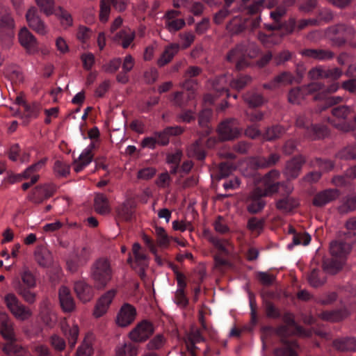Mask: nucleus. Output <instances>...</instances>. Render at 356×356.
<instances>
[{"instance_id": "obj_20", "label": "nucleus", "mask_w": 356, "mask_h": 356, "mask_svg": "<svg viewBox=\"0 0 356 356\" xmlns=\"http://www.w3.org/2000/svg\"><path fill=\"white\" fill-rule=\"evenodd\" d=\"M350 250V242L335 241V274L345 266Z\"/></svg>"}, {"instance_id": "obj_32", "label": "nucleus", "mask_w": 356, "mask_h": 356, "mask_svg": "<svg viewBox=\"0 0 356 356\" xmlns=\"http://www.w3.org/2000/svg\"><path fill=\"white\" fill-rule=\"evenodd\" d=\"M355 33L354 28L345 24L335 25V45H341Z\"/></svg>"}, {"instance_id": "obj_55", "label": "nucleus", "mask_w": 356, "mask_h": 356, "mask_svg": "<svg viewBox=\"0 0 356 356\" xmlns=\"http://www.w3.org/2000/svg\"><path fill=\"white\" fill-rule=\"evenodd\" d=\"M284 132L285 129L283 127L280 125H273L266 129L263 137L266 140H274L281 137Z\"/></svg>"}, {"instance_id": "obj_59", "label": "nucleus", "mask_w": 356, "mask_h": 356, "mask_svg": "<svg viewBox=\"0 0 356 356\" xmlns=\"http://www.w3.org/2000/svg\"><path fill=\"white\" fill-rule=\"evenodd\" d=\"M263 305L268 318L277 319L281 317L280 309L270 300L264 299Z\"/></svg>"}, {"instance_id": "obj_60", "label": "nucleus", "mask_w": 356, "mask_h": 356, "mask_svg": "<svg viewBox=\"0 0 356 356\" xmlns=\"http://www.w3.org/2000/svg\"><path fill=\"white\" fill-rule=\"evenodd\" d=\"M35 2L41 12L47 17L52 15L57 8L54 0H35Z\"/></svg>"}, {"instance_id": "obj_25", "label": "nucleus", "mask_w": 356, "mask_h": 356, "mask_svg": "<svg viewBox=\"0 0 356 356\" xmlns=\"http://www.w3.org/2000/svg\"><path fill=\"white\" fill-rule=\"evenodd\" d=\"M295 81L294 76L289 72H282L274 77L268 83L263 84V88L266 90H275L281 86L292 84Z\"/></svg>"}, {"instance_id": "obj_50", "label": "nucleus", "mask_w": 356, "mask_h": 356, "mask_svg": "<svg viewBox=\"0 0 356 356\" xmlns=\"http://www.w3.org/2000/svg\"><path fill=\"white\" fill-rule=\"evenodd\" d=\"M1 334L6 340H11L15 339L13 325L8 321V315L6 313L2 314L1 322Z\"/></svg>"}, {"instance_id": "obj_6", "label": "nucleus", "mask_w": 356, "mask_h": 356, "mask_svg": "<svg viewBox=\"0 0 356 356\" xmlns=\"http://www.w3.org/2000/svg\"><path fill=\"white\" fill-rule=\"evenodd\" d=\"M322 261L323 273H321L317 268H314L307 276V280L313 287L321 286L325 282L324 273L334 274V240L330 242L329 253L323 257Z\"/></svg>"}, {"instance_id": "obj_30", "label": "nucleus", "mask_w": 356, "mask_h": 356, "mask_svg": "<svg viewBox=\"0 0 356 356\" xmlns=\"http://www.w3.org/2000/svg\"><path fill=\"white\" fill-rule=\"evenodd\" d=\"M232 81V76L229 74H222L216 78L213 83V88L216 92V96L225 95L231 97L229 92V83Z\"/></svg>"}, {"instance_id": "obj_42", "label": "nucleus", "mask_w": 356, "mask_h": 356, "mask_svg": "<svg viewBox=\"0 0 356 356\" xmlns=\"http://www.w3.org/2000/svg\"><path fill=\"white\" fill-rule=\"evenodd\" d=\"M58 19L60 24L65 29L71 27L73 25V18L72 15L61 6H58L53 13Z\"/></svg>"}, {"instance_id": "obj_40", "label": "nucleus", "mask_w": 356, "mask_h": 356, "mask_svg": "<svg viewBox=\"0 0 356 356\" xmlns=\"http://www.w3.org/2000/svg\"><path fill=\"white\" fill-rule=\"evenodd\" d=\"M4 74L13 84H19L24 80V74L21 68L15 65H8L5 70Z\"/></svg>"}, {"instance_id": "obj_3", "label": "nucleus", "mask_w": 356, "mask_h": 356, "mask_svg": "<svg viewBox=\"0 0 356 356\" xmlns=\"http://www.w3.org/2000/svg\"><path fill=\"white\" fill-rule=\"evenodd\" d=\"M13 287L17 293L29 304H33L36 299L35 293L31 289L36 286V279L33 273L28 268H24L19 277L14 280Z\"/></svg>"}, {"instance_id": "obj_35", "label": "nucleus", "mask_w": 356, "mask_h": 356, "mask_svg": "<svg viewBox=\"0 0 356 356\" xmlns=\"http://www.w3.org/2000/svg\"><path fill=\"white\" fill-rule=\"evenodd\" d=\"M179 49L180 45L177 43H171L166 46L163 52L157 60L158 66L162 67L168 64L172 60L174 56L179 52Z\"/></svg>"}, {"instance_id": "obj_29", "label": "nucleus", "mask_w": 356, "mask_h": 356, "mask_svg": "<svg viewBox=\"0 0 356 356\" xmlns=\"http://www.w3.org/2000/svg\"><path fill=\"white\" fill-rule=\"evenodd\" d=\"M306 160L302 155L293 157L286 164L284 173L288 179H296L299 175L302 165Z\"/></svg>"}, {"instance_id": "obj_11", "label": "nucleus", "mask_w": 356, "mask_h": 356, "mask_svg": "<svg viewBox=\"0 0 356 356\" xmlns=\"http://www.w3.org/2000/svg\"><path fill=\"white\" fill-rule=\"evenodd\" d=\"M322 85L318 82H312L301 87L291 88L288 93V100L293 104H300L308 95L320 91Z\"/></svg>"}, {"instance_id": "obj_61", "label": "nucleus", "mask_w": 356, "mask_h": 356, "mask_svg": "<svg viewBox=\"0 0 356 356\" xmlns=\"http://www.w3.org/2000/svg\"><path fill=\"white\" fill-rule=\"evenodd\" d=\"M93 350L91 340L89 337H86L78 347L76 356H91Z\"/></svg>"}, {"instance_id": "obj_62", "label": "nucleus", "mask_w": 356, "mask_h": 356, "mask_svg": "<svg viewBox=\"0 0 356 356\" xmlns=\"http://www.w3.org/2000/svg\"><path fill=\"white\" fill-rule=\"evenodd\" d=\"M6 341L2 347V351L4 354L8 356H13L20 353L22 347L16 343L15 339Z\"/></svg>"}, {"instance_id": "obj_38", "label": "nucleus", "mask_w": 356, "mask_h": 356, "mask_svg": "<svg viewBox=\"0 0 356 356\" xmlns=\"http://www.w3.org/2000/svg\"><path fill=\"white\" fill-rule=\"evenodd\" d=\"M89 147L90 149H86L80 154L79 161H74V169L76 172L82 171L92 161V154L91 149L95 147V143L92 142Z\"/></svg>"}, {"instance_id": "obj_54", "label": "nucleus", "mask_w": 356, "mask_h": 356, "mask_svg": "<svg viewBox=\"0 0 356 356\" xmlns=\"http://www.w3.org/2000/svg\"><path fill=\"white\" fill-rule=\"evenodd\" d=\"M47 162V159L44 158L35 163L34 164L28 167L21 175L19 176L23 179H29L33 175H38L37 173L44 166Z\"/></svg>"}, {"instance_id": "obj_41", "label": "nucleus", "mask_w": 356, "mask_h": 356, "mask_svg": "<svg viewBox=\"0 0 356 356\" xmlns=\"http://www.w3.org/2000/svg\"><path fill=\"white\" fill-rule=\"evenodd\" d=\"M187 92H176L174 94L172 102L179 107L187 105L188 101L195 98L194 90L192 88H186Z\"/></svg>"}, {"instance_id": "obj_8", "label": "nucleus", "mask_w": 356, "mask_h": 356, "mask_svg": "<svg viewBox=\"0 0 356 356\" xmlns=\"http://www.w3.org/2000/svg\"><path fill=\"white\" fill-rule=\"evenodd\" d=\"M239 121L236 118H227L218 127V134L222 140H232L238 138L242 133Z\"/></svg>"}, {"instance_id": "obj_57", "label": "nucleus", "mask_w": 356, "mask_h": 356, "mask_svg": "<svg viewBox=\"0 0 356 356\" xmlns=\"http://www.w3.org/2000/svg\"><path fill=\"white\" fill-rule=\"evenodd\" d=\"M252 81V78L248 75L240 74L236 78L232 77V81H230V88L236 90H241L246 86L250 84Z\"/></svg>"}, {"instance_id": "obj_14", "label": "nucleus", "mask_w": 356, "mask_h": 356, "mask_svg": "<svg viewBox=\"0 0 356 356\" xmlns=\"http://www.w3.org/2000/svg\"><path fill=\"white\" fill-rule=\"evenodd\" d=\"M132 251L134 256V261H133L131 256L127 259V261L136 271L140 279L145 280L146 277L145 269L148 266L147 257L141 251V246L138 243H135L133 245Z\"/></svg>"}, {"instance_id": "obj_47", "label": "nucleus", "mask_w": 356, "mask_h": 356, "mask_svg": "<svg viewBox=\"0 0 356 356\" xmlns=\"http://www.w3.org/2000/svg\"><path fill=\"white\" fill-rule=\"evenodd\" d=\"M94 207L95 211L100 214H106L110 211L108 200L106 195L102 193H97L95 195Z\"/></svg>"}, {"instance_id": "obj_17", "label": "nucleus", "mask_w": 356, "mask_h": 356, "mask_svg": "<svg viewBox=\"0 0 356 356\" xmlns=\"http://www.w3.org/2000/svg\"><path fill=\"white\" fill-rule=\"evenodd\" d=\"M26 19L29 26L38 34L43 35L47 33V26L39 16L35 7H31L28 10Z\"/></svg>"}, {"instance_id": "obj_34", "label": "nucleus", "mask_w": 356, "mask_h": 356, "mask_svg": "<svg viewBox=\"0 0 356 356\" xmlns=\"http://www.w3.org/2000/svg\"><path fill=\"white\" fill-rule=\"evenodd\" d=\"M134 203L130 201H127L120 205L116 209V221L119 222H129L131 221L134 214Z\"/></svg>"}, {"instance_id": "obj_51", "label": "nucleus", "mask_w": 356, "mask_h": 356, "mask_svg": "<svg viewBox=\"0 0 356 356\" xmlns=\"http://www.w3.org/2000/svg\"><path fill=\"white\" fill-rule=\"evenodd\" d=\"M298 206V201L291 197H286L279 200L276 203V207L277 209L282 211L283 212L288 213L291 211L293 209Z\"/></svg>"}, {"instance_id": "obj_46", "label": "nucleus", "mask_w": 356, "mask_h": 356, "mask_svg": "<svg viewBox=\"0 0 356 356\" xmlns=\"http://www.w3.org/2000/svg\"><path fill=\"white\" fill-rule=\"evenodd\" d=\"M35 259L37 263L42 267L47 268L52 263L51 252L46 248H40L35 251Z\"/></svg>"}, {"instance_id": "obj_45", "label": "nucleus", "mask_w": 356, "mask_h": 356, "mask_svg": "<svg viewBox=\"0 0 356 356\" xmlns=\"http://www.w3.org/2000/svg\"><path fill=\"white\" fill-rule=\"evenodd\" d=\"M356 209V193L342 198L337 210L340 213H346Z\"/></svg>"}, {"instance_id": "obj_23", "label": "nucleus", "mask_w": 356, "mask_h": 356, "mask_svg": "<svg viewBox=\"0 0 356 356\" xmlns=\"http://www.w3.org/2000/svg\"><path fill=\"white\" fill-rule=\"evenodd\" d=\"M136 310L130 304H124L120 308L116 318V323L120 327H127L135 319Z\"/></svg>"}, {"instance_id": "obj_31", "label": "nucleus", "mask_w": 356, "mask_h": 356, "mask_svg": "<svg viewBox=\"0 0 356 356\" xmlns=\"http://www.w3.org/2000/svg\"><path fill=\"white\" fill-rule=\"evenodd\" d=\"M40 316L42 322L49 327H52L56 322V315L52 310L48 300H44L40 305Z\"/></svg>"}, {"instance_id": "obj_52", "label": "nucleus", "mask_w": 356, "mask_h": 356, "mask_svg": "<svg viewBox=\"0 0 356 356\" xmlns=\"http://www.w3.org/2000/svg\"><path fill=\"white\" fill-rule=\"evenodd\" d=\"M245 6L248 13L250 15H257L265 7L266 0H242Z\"/></svg>"}, {"instance_id": "obj_15", "label": "nucleus", "mask_w": 356, "mask_h": 356, "mask_svg": "<svg viewBox=\"0 0 356 356\" xmlns=\"http://www.w3.org/2000/svg\"><path fill=\"white\" fill-rule=\"evenodd\" d=\"M296 0H282L283 6H278L274 11L270 12V17L273 23L265 24V29L267 31H271L273 29H280L284 26L282 17L286 13V7L293 6Z\"/></svg>"}, {"instance_id": "obj_13", "label": "nucleus", "mask_w": 356, "mask_h": 356, "mask_svg": "<svg viewBox=\"0 0 356 356\" xmlns=\"http://www.w3.org/2000/svg\"><path fill=\"white\" fill-rule=\"evenodd\" d=\"M90 258V250L88 247L76 248L67 259V268L71 273L77 271L79 267L86 265Z\"/></svg>"}, {"instance_id": "obj_48", "label": "nucleus", "mask_w": 356, "mask_h": 356, "mask_svg": "<svg viewBox=\"0 0 356 356\" xmlns=\"http://www.w3.org/2000/svg\"><path fill=\"white\" fill-rule=\"evenodd\" d=\"M202 72V69L197 66H191L186 70L185 73L186 81L183 83L184 88H192L194 89V86L197 85V83L192 79L197 76Z\"/></svg>"}, {"instance_id": "obj_28", "label": "nucleus", "mask_w": 356, "mask_h": 356, "mask_svg": "<svg viewBox=\"0 0 356 356\" xmlns=\"http://www.w3.org/2000/svg\"><path fill=\"white\" fill-rule=\"evenodd\" d=\"M58 298L60 307L64 312H72L75 309V302L70 290L62 286L58 289Z\"/></svg>"}, {"instance_id": "obj_37", "label": "nucleus", "mask_w": 356, "mask_h": 356, "mask_svg": "<svg viewBox=\"0 0 356 356\" xmlns=\"http://www.w3.org/2000/svg\"><path fill=\"white\" fill-rule=\"evenodd\" d=\"M302 56L318 60L330 59L333 56L332 52L319 49H305L300 51Z\"/></svg>"}, {"instance_id": "obj_2", "label": "nucleus", "mask_w": 356, "mask_h": 356, "mask_svg": "<svg viewBox=\"0 0 356 356\" xmlns=\"http://www.w3.org/2000/svg\"><path fill=\"white\" fill-rule=\"evenodd\" d=\"M280 172L277 170H271L262 179L264 190L257 188L247 200V210L252 214L259 213L266 205L263 197L270 195L279 189L280 183L277 181Z\"/></svg>"}, {"instance_id": "obj_64", "label": "nucleus", "mask_w": 356, "mask_h": 356, "mask_svg": "<svg viewBox=\"0 0 356 356\" xmlns=\"http://www.w3.org/2000/svg\"><path fill=\"white\" fill-rule=\"evenodd\" d=\"M137 349L136 346L131 343H124L118 348L116 356H136Z\"/></svg>"}, {"instance_id": "obj_26", "label": "nucleus", "mask_w": 356, "mask_h": 356, "mask_svg": "<svg viewBox=\"0 0 356 356\" xmlns=\"http://www.w3.org/2000/svg\"><path fill=\"white\" fill-rule=\"evenodd\" d=\"M18 38L21 45L24 47L29 53L31 54L37 51V40L27 28L24 27L20 30Z\"/></svg>"}, {"instance_id": "obj_44", "label": "nucleus", "mask_w": 356, "mask_h": 356, "mask_svg": "<svg viewBox=\"0 0 356 356\" xmlns=\"http://www.w3.org/2000/svg\"><path fill=\"white\" fill-rule=\"evenodd\" d=\"M335 350L355 352L356 339L354 337L335 339Z\"/></svg>"}, {"instance_id": "obj_16", "label": "nucleus", "mask_w": 356, "mask_h": 356, "mask_svg": "<svg viewBox=\"0 0 356 356\" xmlns=\"http://www.w3.org/2000/svg\"><path fill=\"white\" fill-rule=\"evenodd\" d=\"M278 153L273 152L268 157L264 156H252L249 159L248 165L253 170L268 168L274 166L280 160Z\"/></svg>"}, {"instance_id": "obj_58", "label": "nucleus", "mask_w": 356, "mask_h": 356, "mask_svg": "<svg viewBox=\"0 0 356 356\" xmlns=\"http://www.w3.org/2000/svg\"><path fill=\"white\" fill-rule=\"evenodd\" d=\"M283 321L286 324L284 326L289 327V336L291 334H300L302 328L298 325L291 313H285L283 316Z\"/></svg>"}, {"instance_id": "obj_9", "label": "nucleus", "mask_w": 356, "mask_h": 356, "mask_svg": "<svg viewBox=\"0 0 356 356\" xmlns=\"http://www.w3.org/2000/svg\"><path fill=\"white\" fill-rule=\"evenodd\" d=\"M3 300L7 308L16 318L24 321L32 315L31 310L19 301L15 294L7 293Z\"/></svg>"}, {"instance_id": "obj_1", "label": "nucleus", "mask_w": 356, "mask_h": 356, "mask_svg": "<svg viewBox=\"0 0 356 356\" xmlns=\"http://www.w3.org/2000/svg\"><path fill=\"white\" fill-rule=\"evenodd\" d=\"M308 78L311 80H327L329 87L325 90L321 88L314 96V99L318 102L316 112L321 113L330 108L334 115V70L323 66L313 67L308 72Z\"/></svg>"}, {"instance_id": "obj_18", "label": "nucleus", "mask_w": 356, "mask_h": 356, "mask_svg": "<svg viewBox=\"0 0 356 356\" xmlns=\"http://www.w3.org/2000/svg\"><path fill=\"white\" fill-rule=\"evenodd\" d=\"M164 20L165 28L170 33L179 31L186 24L181 13L176 10H168L164 15Z\"/></svg>"}, {"instance_id": "obj_33", "label": "nucleus", "mask_w": 356, "mask_h": 356, "mask_svg": "<svg viewBox=\"0 0 356 356\" xmlns=\"http://www.w3.org/2000/svg\"><path fill=\"white\" fill-rule=\"evenodd\" d=\"M74 289L77 297L82 302H86L90 301L94 296L92 287L84 281L76 282Z\"/></svg>"}, {"instance_id": "obj_4", "label": "nucleus", "mask_w": 356, "mask_h": 356, "mask_svg": "<svg viewBox=\"0 0 356 356\" xmlns=\"http://www.w3.org/2000/svg\"><path fill=\"white\" fill-rule=\"evenodd\" d=\"M183 131V128L179 126L167 127L163 130L154 131L152 136L144 138L141 142V145L143 147L152 149H154L156 146H167L170 143L171 136H179Z\"/></svg>"}, {"instance_id": "obj_56", "label": "nucleus", "mask_w": 356, "mask_h": 356, "mask_svg": "<svg viewBox=\"0 0 356 356\" xmlns=\"http://www.w3.org/2000/svg\"><path fill=\"white\" fill-rule=\"evenodd\" d=\"M311 240V236L308 233L297 232V234L292 238V243L287 245V248L291 250L295 245H307Z\"/></svg>"}, {"instance_id": "obj_49", "label": "nucleus", "mask_w": 356, "mask_h": 356, "mask_svg": "<svg viewBox=\"0 0 356 356\" xmlns=\"http://www.w3.org/2000/svg\"><path fill=\"white\" fill-rule=\"evenodd\" d=\"M334 199V191L328 189L317 193L313 200V204L316 207H323Z\"/></svg>"}, {"instance_id": "obj_27", "label": "nucleus", "mask_w": 356, "mask_h": 356, "mask_svg": "<svg viewBox=\"0 0 356 356\" xmlns=\"http://www.w3.org/2000/svg\"><path fill=\"white\" fill-rule=\"evenodd\" d=\"M136 37L135 31L129 28H124L115 33L113 37V40L120 45L123 49H127L130 47Z\"/></svg>"}, {"instance_id": "obj_5", "label": "nucleus", "mask_w": 356, "mask_h": 356, "mask_svg": "<svg viewBox=\"0 0 356 356\" xmlns=\"http://www.w3.org/2000/svg\"><path fill=\"white\" fill-rule=\"evenodd\" d=\"M112 269L109 261L105 258L97 259L91 266L90 277L97 289H104L112 278Z\"/></svg>"}, {"instance_id": "obj_19", "label": "nucleus", "mask_w": 356, "mask_h": 356, "mask_svg": "<svg viewBox=\"0 0 356 356\" xmlns=\"http://www.w3.org/2000/svg\"><path fill=\"white\" fill-rule=\"evenodd\" d=\"M153 332L152 324L147 321H143L129 333V337L134 341L143 342L149 339Z\"/></svg>"}, {"instance_id": "obj_39", "label": "nucleus", "mask_w": 356, "mask_h": 356, "mask_svg": "<svg viewBox=\"0 0 356 356\" xmlns=\"http://www.w3.org/2000/svg\"><path fill=\"white\" fill-rule=\"evenodd\" d=\"M243 99L245 103L251 108L261 106L265 102L264 96L255 90L246 92L243 95Z\"/></svg>"}, {"instance_id": "obj_36", "label": "nucleus", "mask_w": 356, "mask_h": 356, "mask_svg": "<svg viewBox=\"0 0 356 356\" xmlns=\"http://www.w3.org/2000/svg\"><path fill=\"white\" fill-rule=\"evenodd\" d=\"M14 26V19L10 13L6 8H2L0 11V29L1 32L6 31V34L10 37L13 35Z\"/></svg>"}, {"instance_id": "obj_21", "label": "nucleus", "mask_w": 356, "mask_h": 356, "mask_svg": "<svg viewBox=\"0 0 356 356\" xmlns=\"http://www.w3.org/2000/svg\"><path fill=\"white\" fill-rule=\"evenodd\" d=\"M111 5L119 12L124 11L127 8L124 0H101L99 19L102 23H105L108 21Z\"/></svg>"}, {"instance_id": "obj_12", "label": "nucleus", "mask_w": 356, "mask_h": 356, "mask_svg": "<svg viewBox=\"0 0 356 356\" xmlns=\"http://www.w3.org/2000/svg\"><path fill=\"white\" fill-rule=\"evenodd\" d=\"M296 126L305 128V136L311 140H317L325 138L329 133L328 129L323 124H309L307 119L303 115H300L296 119Z\"/></svg>"}, {"instance_id": "obj_7", "label": "nucleus", "mask_w": 356, "mask_h": 356, "mask_svg": "<svg viewBox=\"0 0 356 356\" xmlns=\"http://www.w3.org/2000/svg\"><path fill=\"white\" fill-rule=\"evenodd\" d=\"M284 26L280 29H273L271 31H268V33H264L260 31L258 33V39L264 44L267 45L269 43L275 42L273 33L274 31H281L282 33H291L294 31V29L297 27L298 31L302 30L305 27L309 25L315 24L316 21L314 19H301L298 23H296V20L291 19L289 21V22H283Z\"/></svg>"}, {"instance_id": "obj_43", "label": "nucleus", "mask_w": 356, "mask_h": 356, "mask_svg": "<svg viewBox=\"0 0 356 356\" xmlns=\"http://www.w3.org/2000/svg\"><path fill=\"white\" fill-rule=\"evenodd\" d=\"M62 330L68 340V343L70 348L73 349L76 343L79 329L77 325H72L70 326L67 324L65 325H63Z\"/></svg>"}, {"instance_id": "obj_63", "label": "nucleus", "mask_w": 356, "mask_h": 356, "mask_svg": "<svg viewBox=\"0 0 356 356\" xmlns=\"http://www.w3.org/2000/svg\"><path fill=\"white\" fill-rule=\"evenodd\" d=\"M234 170L233 165L227 163H221L216 170V178L218 179H225L229 177Z\"/></svg>"}, {"instance_id": "obj_10", "label": "nucleus", "mask_w": 356, "mask_h": 356, "mask_svg": "<svg viewBox=\"0 0 356 356\" xmlns=\"http://www.w3.org/2000/svg\"><path fill=\"white\" fill-rule=\"evenodd\" d=\"M253 56L248 51L245 44H240L228 52L227 60L230 63H235L236 69L240 71L249 65L248 58L253 57Z\"/></svg>"}, {"instance_id": "obj_24", "label": "nucleus", "mask_w": 356, "mask_h": 356, "mask_svg": "<svg viewBox=\"0 0 356 356\" xmlns=\"http://www.w3.org/2000/svg\"><path fill=\"white\" fill-rule=\"evenodd\" d=\"M115 294L116 290L111 289L99 298L94 311L96 317H101L106 314Z\"/></svg>"}, {"instance_id": "obj_53", "label": "nucleus", "mask_w": 356, "mask_h": 356, "mask_svg": "<svg viewBox=\"0 0 356 356\" xmlns=\"http://www.w3.org/2000/svg\"><path fill=\"white\" fill-rule=\"evenodd\" d=\"M295 57L294 52L284 49L274 54L273 62L277 66L284 65L286 62L292 60Z\"/></svg>"}, {"instance_id": "obj_22", "label": "nucleus", "mask_w": 356, "mask_h": 356, "mask_svg": "<svg viewBox=\"0 0 356 356\" xmlns=\"http://www.w3.org/2000/svg\"><path fill=\"white\" fill-rule=\"evenodd\" d=\"M206 142L207 143V146L211 147L215 143V140H212L209 138L208 140H205L203 138H201L196 140L195 143L191 144L188 148V154L190 156L194 157L199 161H202L206 157V149L205 145Z\"/></svg>"}]
</instances>
